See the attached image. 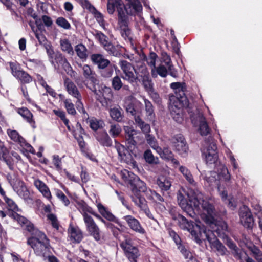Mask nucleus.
<instances>
[{
  "mask_svg": "<svg viewBox=\"0 0 262 262\" xmlns=\"http://www.w3.org/2000/svg\"><path fill=\"white\" fill-rule=\"evenodd\" d=\"M123 6L119 4L118 8V15L119 23L121 27V34L125 39L131 41L132 39V33L128 27V17L125 12L122 10Z\"/></svg>",
  "mask_w": 262,
  "mask_h": 262,
  "instance_id": "obj_11",
  "label": "nucleus"
},
{
  "mask_svg": "<svg viewBox=\"0 0 262 262\" xmlns=\"http://www.w3.org/2000/svg\"><path fill=\"white\" fill-rule=\"evenodd\" d=\"M61 64L67 74L71 77H75L76 73L73 70L72 67L65 58H61Z\"/></svg>",
  "mask_w": 262,
  "mask_h": 262,
  "instance_id": "obj_42",
  "label": "nucleus"
},
{
  "mask_svg": "<svg viewBox=\"0 0 262 262\" xmlns=\"http://www.w3.org/2000/svg\"><path fill=\"white\" fill-rule=\"evenodd\" d=\"M136 181V184L134 188L133 189H136L138 192H144L145 195H147V192L149 190V189H148L146 187L145 183L140 180V179L137 177Z\"/></svg>",
  "mask_w": 262,
  "mask_h": 262,
  "instance_id": "obj_43",
  "label": "nucleus"
},
{
  "mask_svg": "<svg viewBox=\"0 0 262 262\" xmlns=\"http://www.w3.org/2000/svg\"><path fill=\"white\" fill-rule=\"evenodd\" d=\"M157 152L162 158L168 160L171 159L173 156L172 152L168 147H164L163 149L160 147V150L159 151L157 150Z\"/></svg>",
  "mask_w": 262,
  "mask_h": 262,
  "instance_id": "obj_49",
  "label": "nucleus"
},
{
  "mask_svg": "<svg viewBox=\"0 0 262 262\" xmlns=\"http://www.w3.org/2000/svg\"><path fill=\"white\" fill-rule=\"evenodd\" d=\"M92 62L97 65L99 69H103L110 65L108 60L105 59L104 56L100 54H94L91 56Z\"/></svg>",
  "mask_w": 262,
  "mask_h": 262,
  "instance_id": "obj_26",
  "label": "nucleus"
},
{
  "mask_svg": "<svg viewBox=\"0 0 262 262\" xmlns=\"http://www.w3.org/2000/svg\"><path fill=\"white\" fill-rule=\"evenodd\" d=\"M92 13L94 14L95 18L100 26L104 28L106 23L104 20L103 15L98 12L96 9L95 11H93Z\"/></svg>",
  "mask_w": 262,
  "mask_h": 262,
  "instance_id": "obj_58",
  "label": "nucleus"
},
{
  "mask_svg": "<svg viewBox=\"0 0 262 262\" xmlns=\"http://www.w3.org/2000/svg\"><path fill=\"white\" fill-rule=\"evenodd\" d=\"M135 121L138 124L142 131L145 134H148L150 130V127L148 124L145 123L138 116L135 117Z\"/></svg>",
  "mask_w": 262,
  "mask_h": 262,
  "instance_id": "obj_46",
  "label": "nucleus"
},
{
  "mask_svg": "<svg viewBox=\"0 0 262 262\" xmlns=\"http://www.w3.org/2000/svg\"><path fill=\"white\" fill-rule=\"evenodd\" d=\"M56 195L66 206H68L70 204L69 200L60 190H56Z\"/></svg>",
  "mask_w": 262,
  "mask_h": 262,
  "instance_id": "obj_62",
  "label": "nucleus"
},
{
  "mask_svg": "<svg viewBox=\"0 0 262 262\" xmlns=\"http://www.w3.org/2000/svg\"><path fill=\"white\" fill-rule=\"evenodd\" d=\"M216 216V211L214 209V214L213 215V217L212 220L211 221H207V218L208 216V215L204 211H203L202 214H201V217L208 224L210 225L212 229V231L210 232L209 231H207L206 229H204V226H201V233H202V237L201 238V241L199 243H200L202 242V239H204V237L206 239V236L203 234L204 231H206V232L208 234L209 237L211 238V241H212V238L210 237V234H212V232H215L217 235L220 237L224 238L226 235V232L227 231V225L226 222L224 221H218L217 222L215 217ZM213 234H214V233H213Z\"/></svg>",
  "mask_w": 262,
  "mask_h": 262,
  "instance_id": "obj_4",
  "label": "nucleus"
},
{
  "mask_svg": "<svg viewBox=\"0 0 262 262\" xmlns=\"http://www.w3.org/2000/svg\"><path fill=\"white\" fill-rule=\"evenodd\" d=\"M173 219L178 221V224L180 228L190 233L196 243H199L201 241V238L203 237L201 231V225L194 224L192 222H189L184 216L180 214L173 217Z\"/></svg>",
  "mask_w": 262,
  "mask_h": 262,
  "instance_id": "obj_5",
  "label": "nucleus"
},
{
  "mask_svg": "<svg viewBox=\"0 0 262 262\" xmlns=\"http://www.w3.org/2000/svg\"><path fill=\"white\" fill-rule=\"evenodd\" d=\"M115 148L118 154L119 159L133 168L137 167V164L135 160L136 154L133 151H129L124 146L115 141Z\"/></svg>",
  "mask_w": 262,
  "mask_h": 262,
  "instance_id": "obj_9",
  "label": "nucleus"
},
{
  "mask_svg": "<svg viewBox=\"0 0 262 262\" xmlns=\"http://www.w3.org/2000/svg\"><path fill=\"white\" fill-rule=\"evenodd\" d=\"M4 198V200H5V202L7 203L8 205V209L10 210H12L13 212L10 213V216L14 220L17 222V221L15 219H14L12 217V214L13 213H16L18 214L16 212V211H18V208L17 207V205L14 202L13 200H12L11 199H10L8 198L6 195V193L5 194L4 196H2Z\"/></svg>",
  "mask_w": 262,
  "mask_h": 262,
  "instance_id": "obj_39",
  "label": "nucleus"
},
{
  "mask_svg": "<svg viewBox=\"0 0 262 262\" xmlns=\"http://www.w3.org/2000/svg\"><path fill=\"white\" fill-rule=\"evenodd\" d=\"M172 146L174 150L181 157H185L187 156L188 147L184 137L179 135L172 139Z\"/></svg>",
  "mask_w": 262,
  "mask_h": 262,
  "instance_id": "obj_16",
  "label": "nucleus"
},
{
  "mask_svg": "<svg viewBox=\"0 0 262 262\" xmlns=\"http://www.w3.org/2000/svg\"><path fill=\"white\" fill-rule=\"evenodd\" d=\"M17 113L29 122L33 128H35V122L32 119L33 115L28 109L26 107L19 108L17 110Z\"/></svg>",
  "mask_w": 262,
  "mask_h": 262,
  "instance_id": "obj_31",
  "label": "nucleus"
},
{
  "mask_svg": "<svg viewBox=\"0 0 262 262\" xmlns=\"http://www.w3.org/2000/svg\"><path fill=\"white\" fill-rule=\"evenodd\" d=\"M177 199L180 206L190 217H195L196 214H200L202 210L208 215L209 217L207 218V221L212 220L214 214V206L201 192L198 190L194 192L193 195L189 198L190 204L187 203V200L180 191L177 193Z\"/></svg>",
  "mask_w": 262,
  "mask_h": 262,
  "instance_id": "obj_2",
  "label": "nucleus"
},
{
  "mask_svg": "<svg viewBox=\"0 0 262 262\" xmlns=\"http://www.w3.org/2000/svg\"><path fill=\"white\" fill-rule=\"evenodd\" d=\"M119 66L124 74L122 78L130 83L135 82L136 77L133 72L134 66L125 60L120 61Z\"/></svg>",
  "mask_w": 262,
  "mask_h": 262,
  "instance_id": "obj_19",
  "label": "nucleus"
},
{
  "mask_svg": "<svg viewBox=\"0 0 262 262\" xmlns=\"http://www.w3.org/2000/svg\"><path fill=\"white\" fill-rule=\"evenodd\" d=\"M6 179L13 190L25 200L30 199V192L24 182L19 179L14 174L7 173Z\"/></svg>",
  "mask_w": 262,
  "mask_h": 262,
  "instance_id": "obj_7",
  "label": "nucleus"
},
{
  "mask_svg": "<svg viewBox=\"0 0 262 262\" xmlns=\"http://www.w3.org/2000/svg\"><path fill=\"white\" fill-rule=\"evenodd\" d=\"M64 85L68 94L76 99H80L81 96L76 85L68 78L64 79Z\"/></svg>",
  "mask_w": 262,
  "mask_h": 262,
  "instance_id": "obj_22",
  "label": "nucleus"
},
{
  "mask_svg": "<svg viewBox=\"0 0 262 262\" xmlns=\"http://www.w3.org/2000/svg\"><path fill=\"white\" fill-rule=\"evenodd\" d=\"M83 74L84 77L89 80L90 82L87 84L96 83L97 78L95 73L93 71L91 68L88 64H84L82 67Z\"/></svg>",
  "mask_w": 262,
  "mask_h": 262,
  "instance_id": "obj_30",
  "label": "nucleus"
},
{
  "mask_svg": "<svg viewBox=\"0 0 262 262\" xmlns=\"http://www.w3.org/2000/svg\"><path fill=\"white\" fill-rule=\"evenodd\" d=\"M121 132V128L118 124H112L110 126V134L113 137L118 136Z\"/></svg>",
  "mask_w": 262,
  "mask_h": 262,
  "instance_id": "obj_59",
  "label": "nucleus"
},
{
  "mask_svg": "<svg viewBox=\"0 0 262 262\" xmlns=\"http://www.w3.org/2000/svg\"><path fill=\"white\" fill-rule=\"evenodd\" d=\"M217 176L219 179V184H217L218 191L222 200L229 207L233 209L235 208L236 204L233 198L228 195L225 186L223 184L224 182L226 185L228 186L231 179V175L228 168L225 165H220L219 166L217 169Z\"/></svg>",
  "mask_w": 262,
  "mask_h": 262,
  "instance_id": "obj_3",
  "label": "nucleus"
},
{
  "mask_svg": "<svg viewBox=\"0 0 262 262\" xmlns=\"http://www.w3.org/2000/svg\"><path fill=\"white\" fill-rule=\"evenodd\" d=\"M63 102L68 113L72 115H75L76 114V111L71 100L70 99H65Z\"/></svg>",
  "mask_w": 262,
  "mask_h": 262,
  "instance_id": "obj_47",
  "label": "nucleus"
},
{
  "mask_svg": "<svg viewBox=\"0 0 262 262\" xmlns=\"http://www.w3.org/2000/svg\"><path fill=\"white\" fill-rule=\"evenodd\" d=\"M179 170L190 185L194 186H196V183L194 181L191 172L187 167L181 166L179 167Z\"/></svg>",
  "mask_w": 262,
  "mask_h": 262,
  "instance_id": "obj_35",
  "label": "nucleus"
},
{
  "mask_svg": "<svg viewBox=\"0 0 262 262\" xmlns=\"http://www.w3.org/2000/svg\"><path fill=\"white\" fill-rule=\"evenodd\" d=\"M54 113L58 117H60V119L63 121L64 124L67 126L69 130H71L70 127L69 125V121L66 117V113L64 111L60 110H54Z\"/></svg>",
  "mask_w": 262,
  "mask_h": 262,
  "instance_id": "obj_50",
  "label": "nucleus"
},
{
  "mask_svg": "<svg viewBox=\"0 0 262 262\" xmlns=\"http://www.w3.org/2000/svg\"><path fill=\"white\" fill-rule=\"evenodd\" d=\"M97 207L99 213L106 220L109 221L117 223L119 226H121L120 222L111 212L108 211L106 208L101 203L97 205Z\"/></svg>",
  "mask_w": 262,
  "mask_h": 262,
  "instance_id": "obj_27",
  "label": "nucleus"
},
{
  "mask_svg": "<svg viewBox=\"0 0 262 262\" xmlns=\"http://www.w3.org/2000/svg\"><path fill=\"white\" fill-rule=\"evenodd\" d=\"M217 147L214 142L206 143L202 150L206 163L208 165L214 164L217 160Z\"/></svg>",
  "mask_w": 262,
  "mask_h": 262,
  "instance_id": "obj_14",
  "label": "nucleus"
},
{
  "mask_svg": "<svg viewBox=\"0 0 262 262\" xmlns=\"http://www.w3.org/2000/svg\"><path fill=\"white\" fill-rule=\"evenodd\" d=\"M128 58L134 64V71L138 77L149 73L144 62L146 59L144 54L142 53L136 56L131 55Z\"/></svg>",
  "mask_w": 262,
  "mask_h": 262,
  "instance_id": "obj_10",
  "label": "nucleus"
},
{
  "mask_svg": "<svg viewBox=\"0 0 262 262\" xmlns=\"http://www.w3.org/2000/svg\"><path fill=\"white\" fill-rule=\"evenodd\" d=\"M84 222L86 226V230L89 234L95 241H100L101 239V231L93 219L88 214H84Z\"/></svg>",
  "mask_w": 262,
  "mask_h": 262,
  "instance_id": "obj_15",
  "label": "nucleus"
},
{
  "mask_svg": "<svg viewBox=\"0 0 262 262\" xmlns=\"http://www.w3.org/2000/svg\"><path fill=\"white\" fill-rule=\"evenodd\" d=\"M156 184L162 191L168 190L171 186L170 178L164 175L158 176L156 180Z\"/></svg>",
  "mask_w": 262,
  "mask_h": 262,
  "instance_id": "obj_28",
  "label": "nucleus"
},
{
  "mask_svg": "<svg viewBox=\"0 0 262 262\" xmlns=\"http://www.w3.org/2000/svg\"><path fill=\"white\" fill-rule=\"evenodd\" d=\"M78 209L82 212L83 217L84 214H88L86 212L90 213L92 209L89 207L84 202L79 203L78 204Z\"/></svg>",
  "mask_w": 262,
  "mask_h": 262,
  "instance_id": "obj_61",
  "label": "nucleus"
},
{
  "mask_svg": "<svg viewBox=\"0 0 262 262\" xmlns=\"http://www.w3.org/2000/svg\"><path fill=\"white\" fill-rule=\"evenodd\" d=\"M10 69L11 70L12 74L15 78L16 76H18L20 73L21 72L19 64L14 62H10L9 63Z\"/></svg>",
  "mask_w": 262,
  "mask_h": 262,
  "instance_id": "obj_54",
  "label": "nucleus"
},
{
  "mask_svg": "<svg viewBox=\"0 0 262 262\" xmlns=\"http://www.w3.org/2000/svg\"><path fill=\"white\" fill-rule=\"evenodd\" d=\"M170 234V235L172 236L174 242L178 245V248L184 255L185 258L191 259L192 257L191 253L185 248L184 246L180 244L181 239L179 236L175 232L173 231L171 232Z\"/></svg>",
  "mask_w": 262,
  "mask_h": 262,
  "instance_id": "obj_29",
  "label": "nucleus"
},
{
  "mask_svg": "<svg viewBox=\"0 0 262 262\" xmlns=\"http://www.w3.org/2000/svg\"><path fill=\"white\" fill-rule=\"evenodd\" d=\"M146 196L148 199L152 200L156 202L160 203L164 201V199L162 196L151 189H149L147 191Z\"/></svg>",
  "mask_w": 262,
  "mask_h": 262,
  "instance_id": "obj_48",
  "label": "nucleus"
},
{
  "mask_svg": "<svg viewBox=\"0 0 262 262\" xmlns=\"http://www.w3.org/2000/svg\"><path fill=\"white\" fill-rule=\"evenodd\" d=\"M144 158L146 162L149 164H158L159 159L157 157H155L150 150H147L144 152Z\"/></svg>",
  "mask_w": 262,
  "mask_h": 262,
  "instance_id": "obj_44",
  "label": "nucleus"
},
{
  "mask_svg": "<svg viewBox=\"0 0 262 262\" xmlns=\"http://www.w3.org/2000/svg\"><path fill=\"white\" fill-rule=\"evenodd\" d=\"M109 113L112 119L117 122H121L123 118V111L119 106L111 108Z\"/></svg>",
  "mask_w": 262,
  "mask_h": 262,
  "instance_id": "obj_33",
  "label": "nucleus"
},
{
  "mask_svg": "<svg viewBox=\"0 0 262 262\" xmlns=\"http://www.w3.org/2000/svg\"><path fill=\"white\" fill-rule=\"evenodd\" d=\"M141 78L142 83L146 91H150L152 88V83L149 73L139 77Z\"/></svg>",
  "mask_w": 262,
  "mask_h": 262,
  "instance_id": "obj_41",
  "label": "nucleus"
},
{
  "mask_svg": "<svg viewBox=\"0 0 262 262\" xmlns=\"http://www.w3.org/2000/svg\"><path fill=\"white\" fill-rule=\"evenodd\" d=\"M92 34L109 54L113 55L116 54L115 47L108 41V38L106 35L97 30H95Z\"/></svg>",
  "mask_w": 262,
  "mask_h": 262,
  "instance_id": "obj_17",
  "label": "nucleus"
},
{
  "mask_svg": "<svg viewBox=\"0 0 262 262\" xmlns=\"http://www.w3.org/2000/svg\"><path fill=\"white\" fill-rule=\"evenodd\" d=\"M167 73L168 70L163 65H160L151 69V74L154 78L157 77L158 75L164 78L166 77Z\"/></svg>",
  "mask_w": 262,
  "mask_h": 262,
  "instance_id": "obj_34",
  "label": "nucleus"
},
{
  "mask_svg": "<svg viewBox=\"0 0 262 262\" xmlns=\"http://www.w3.org/2000/svg\"><path fill=\"white\" fill-rule=\"evenodd\" d=\"M120 247L130 262H137V258L140 256V253L138 248L132 245L131 239H125L120 244Z\"/></svg>",
  "mask_w": 262,
  "mask_h": 262,
  "instance_id": "obj_13",
  "label": "nucleus"
},
{
  "mask_svg": "<svg viewBox=\"0 0 262 262\" xmlns=\"http://www.w3.org/2000/svg\"><path fill=\"white\" fill-rule=\"evenodd\" d=\"M16 78L20 80L22 83H26L30 82L32 80L31 77L23 70L20 73L19 76H16Z\"/></svg>",
  "mask_w": 262,
  "mask_h": 262,
  "instance_id": "obj_56",
  "label": "nucleus"
},
{
  "mask_svg": "<svg viewBox=\"0 0 262 262\" xmlns=\"http://www.w3.org/2000/svg\"><path fill=\"white\" fill-rule=\"evenodd\" d=\"M61 50L70 55H73L74 51L70 41L66 38L60 40Z\"/></svg>",
  "mask_w": 262,
  "mask_h": 262,
  "instance_id": "obj_36",
  "label": "nucleus"
},
{
  "mask_svg": "<svg viewBox=\"0 0 262 262\" xmlns=\"http://www.w3.org/2000/svg\"><path fill=\"white\" fill-rule=\"evenodd\" d=\"M68 233L71 241L74 243H80L83 238V234L78 227H74L70 225L68 229Z\"/></svg>",
  "mask_w": 262,
  "mask_h": 262,
  "instance_id": "obj_25",
  "label": "nucleus"
},
{
  "mask_svg": "<svg viewBox=\"0 0 262 262\" xmlns=\"http://www.w3.org/2000/svg\"><path fill=\"white\" fill-rule=\"evenodd\" d=\"M180 97L172 95L169 97V109L171 114L176 121H182V108L187 105V100L184 95L180 94Z\"/></svg>",
  "mask_w": 262,
  "mask_h": 262,
  "instance_id": "obj_6",
  "label": "nucleus"
},
{
  "mask_svg": "<svg viewBox=\"0 0 262 262\" xmlns=\"http://www.w3.org/2000/svg\"><path fill=\"white\" fill-rule=\"evenodd\" d=\"M227 244L229 248L232 250V253L234 256L239 258L241 250L231 240H228Z\"/></svg>",
  "mask_w": 262,
  "mask_h": 262,
  "instance_id": "obj_53",
  "label": "nucleus"
},
{
  "mask_svg": "<svg viewBox=\"0 0 262 262\" xmlns=\"http://www.w3.org/2000/svg\"><path fill=\"white\" fill-rule=\"evenodd\" d=\"M170 87L175 91L176 93L179 92L181 93L182 95H184V92L185 88L184 84L180 82H173L170 84Z\"/></svg>",
  "mask_w": 262,
  "mask_h": 262,
  "instance_id": "obj_57",
  "label": "nucleus"
},
{
  "mask_svg": "<svg viewBox=\"0 0 262 262\" xmlns=\"http://www.w3.org/2000/svg\"><path fill=\"white\" fill-rule=\"evenodd\" d=\"M203 234L206 237V239L211 244V247L212 250L217 252L220 255H225L228 252L227 248L216 238H213V241H211L208 234L206 231H204Z\"/></svg>",
  "mask_w": 262,
  "mask_h": 262,
  "instance_id": "obj_21",
  "label": "nucleus"
},
{
  "mask_svg": "<svg viewBox=\"0 0 262 262\" xmlns=\"http://www.w3.org/2000/svg\"><path fill=\"white\" fill-rule=\"evenodd\" d=\"M191 122L194 126H198V131L201 135L206 136L210 132L206 118L199 110L191 115Z\"/></svg>",
  "mask_w": 262,
  "mask_h": 262,
  "instance_id": "obj_12",
  "label": "nucleus"
},
{
  "mask_svg": "<svg viewBox=\"0 0 262 262\" xmlns=\"http://www.w3.org/2000/svg\"><path fill=\"white\" fill-rule=\"evenodd\" d=\"M96 138L100 144L103 146L109 147L112 145V140L105 132H102L98 135Z\"/></svg>",
  "mask_w": 262,
  "mask_h": 262,
  "instance_id": "obj_37",
  "label": "nucleus"
},
{
  "mask_svg": "<svg viewBox=\"0 0 262 262\" xmlns=\"http://www.w3.org/2000/svg\"><path fill=\"white\" fill-rule=\"evenodd\" d=\"M56 24L64 29H69L71 28L70 24L63 17H58L56 21Z\"/></svg>",
  "mask_w": 262,
  "mask_h": 262,
  "instance_id": "obj_60",
  "label": "nucleus"
},
{
  "mask_svg": "<svg viewBox=\"0 0 262 262\" xmlns=\"http://www.w3.org/2000/svg\"><path fill=\"white\" fill-rule=\"evenodd\" d=\"M75 50L77 56L82 60L87 58L88 53L86 48L82 44H78L75 47Z\"/></svg>",
  "mask_w": 262,
  "mask_h": 262,
  "instance_id": "obj_40",
  "label": "nucleus"
},
{
  "mask_svg": "<svg viewBox=\"0 0 262 262\" xmlns=\"http://www.w3.org/2000/svg\"><path fill=\"white\" fill-rule=\"evenodd\" d=\"M146 138L148 144L153 149L155 150L156 152L157 150L159 151L160 150V147L158 146L157 141L154 137L148 134Z\"/></svg>",
  "mask_w": 262,
  "mask_h": 262,
  "instance_id": "obj_51",
  "label": "nucleus"
},
{
  "mask_svg": "<svg viewBox=\"0 0 262 262\" xmlns=\"http://www.w3.org/2000/svg\"><path fill=\"white\" fill-rule=\"evenodd\" d=\"M217 173L214 171H209L205 174L204 179L211 185L216 181Z\"/></svg>",
  "mask_w": 262,
  "mask_h": 262,
  "instance_id": "obj_55",
  "label": "nucleus"
},
{
  "mask_svg": "<svg viewBox=\"0 0 262 262\" xmlns=\"http://www.w3.org/2000/svg\"><path fill=\"white\" fill-rule=\"evenodd\" d=\"M123 219L133 231L141 234L145 233V230L141 226L140 222L134 216L125 215L123 216Z\"/></svg>",
  "mask_w": 262,
  "mask_h": 262,
  "instance_id": "obj_20",
  "label": "nucleus"
},
{
  "mask_svg": "<svg viewBox=\"0 0 262 262\" xmlns=\"http://www.w3.org/2000/svg\"><path fill=\"white\" fill-rule=\"evenodd\" d=\"M52 163L58 170H60L62 169L61 159L59 156L53 155L52 156Z\"/></svg>",
  "mask_w": 262,
  "mask_h": 262,
  "instance_id": "obj_64",
  "label": "nucleus"
},
{
  "mask_svg": "<svg viewBox=\"0 0 262 262\" xmlns=\"http://www.w3.org/2000/svg\"><path fill=\"white\" fill-rule=\"evenodd\" d=\"M34 185L44 198L51 201L52 198L51 193L49 187L44 182L39 179H36L34 181Z\"/></svg>",
  "mask_w": 262,
  "mask_h": 262,
  "instance_id": "obj_23",
  "label": "nucleus"
},
{
  "mask_svg": "<svg viewBox=\"0 0 262 262\" xmlns=\"http://www.w3.org/2000/svg\"><path fill=\"white\" fill-rule=\"evenodd\" d=\"M239 215L241 224L247 228H251L254 224V220L250 209L246 206L240 208Z\"/></svg>",
  "mask_w": 262,
  "mask_h": 262,
  "instance_id": "obj_18",
  "label": "nucleus"
},
{
  "mask_svg": "<svg viewBox=\"0 0 262 262\" xmlns=\"http://www.w3.org/2000/svg\"><path fill=\"white\" fill-rule=\"evenodd\" d=\"M0 160H3L10 169H13V164L9 151L5 146L4 142L0 140Z\"/></svg>",
  "mask_w": 262,
  "mask_h": 262,
  "instance_id": "obj_24",
  "label": "nucleus"
},
{
  "mask_svg": "<svg viewBox=\"0 0 262 262\" xmlns=\"http://www.w3.org/2000/svg\"><path fill=\"white\" fill-rule=\"evenodd\" d=\"M162 61L165 63L168 70H171L172 67L170 56L166 53H162Z\"/></svg>",
  "mask_w": 262,
  "mask_h": 262,
  "instance_id": "obj_63",
  "label": "nucleus"
},
{
  "mask_svg": "<svg viewBox=\"0 0 262 262\" xmlns=\"http://www.w3.org/2000/svg\"><path fill=\"white\" fill-rule=\"evenodd\" d=\"M7 134L14 142L18 143L19 145L24 143L25 139L19 134L17 131L8 129L7 130Z\"/></svg>",
  "mask_w": 262,
  "mask_h": 262,
  "instance_id": "obj_38",
  "label": "nucleus"
},
{
  "mask_svg": "<svg viewBox=\"0 0 262 262\" xmlns=\"http://www.w3.org/2000/svg\"><path fill=\"white\" fill-rule=\"evenodd\" d=\"M12 215L21 227H25L33 235V237L28 238L27 244L33 249L37 256L46 260L50 253L49 240L46 235L36 228L34 225L24 216L16 213H13Z\"/></svg>",
  "mask_w": 262,
  "mask_h": 262,
  "instance_id": "obj_1",
  "label": "nucleus"
},
{
  "mask_svg": "<svg viewBox=\"0 0 262 262\" xmlns=\"http://www.w3.org/2000/svg\"><path fill=\"white\" fill-rule=\"evenodd\" d=\"M124 130L125 132V139L128 144L134 145L136 142L134 140V136L136 135V131L133 127L124 126Z\"/></svg>",
  "mask_w": 262,
  "mask_h": 262,
  "instance_id": "obj_32",
  "label": "nucleus"
},
{
  "mask_svg": "<svg viewBox=\"0 0 262 262\" xmlns=\"http://www.w3.org/2000/svg\"><path fill=\"white\" fill-rule=\"evenodd\" d=\"M158 56L154 52H151L148 57L146 56L145 61L147 64L152 68L156 67V62Z\"/></svg>",
  "mask_w": 262,
  "mask_h": 262,
  "instance_id": "obj_52",
  "label": "nucleus"
},
{
  "mask_svg": "<svg viewBox=\"0 0 262 262\" xmlns=\"http://www.w3.org/2000/svg\"><path fill=\"white\" fill-rule=\"evenodd\" d=\"M87 87L94 93L96 99L103 106H107L106 100H110L112 97V91L110 88L99 85L98 80L96 83L87 84Z\"/></svg>",
  "mask_w": 262,
  "mask_h": 262,
  "instance_id": "obj_8",
  "label": "nucleus"
},
{
  "mask_svg": "<svg viewBox=\"0 0 262 262\" xmlns=\"http://www.w3.org/2000/svg\"><path fill=\"white\" fill-rule=\"evenodd\" d=\"M146 116L148 119L151 120L154 118L153 106L151 103L146 99H144Z\"/></svg>",
  "mask_w": 262,
  "mask_h": 262,
  "instance_id": "obj_45",
  "label": "nucleus"
}]
</instances>
